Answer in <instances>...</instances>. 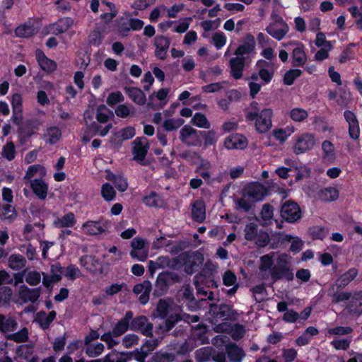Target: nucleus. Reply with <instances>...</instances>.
Instances as JSON below:
<instances>
[{"label":"nucleus","mask_w":362,"mask_h":362,"mask_svg":"<svg viewBox=\"0 0 362 362\" xmlns=\"http://www.w3.org/2000/svg\"><path fill=\"white\" fill-rule=\"evenodd\" d=\"M290 259V256L285 253L278 255L276 259V264L270 271V275L274 281L283 279L288 281L293 279L294 274L291 269Z\"/></svg>","instance_id":"f257e3e1"},{"label":"nucleus","mask_w":362,"mask_h":362,"mask_svg":"<svg viewBox=\"0 0 362 362\" xmlns=\"http://www.w3.org/2000/svg\"><path fill=\"white\" fill-rule=\"evenodd\" d=\"M272 110L264 109L260 113L256 112H247L245 118L249 121L255 120V127L258 132L265 133L272 127Z\"/></svg>","instance_id":"f03ea898"},{"label":"nucleus","mask_w":362,"mask_h":362,"mask_svg":"<svg viewBox=\"0 0 362 362\" xmlns=\"http://www.w3.org/2000/svg\"><path fill=\"white\" fill-rule=\"evenodd\" d=\"M204 262V257L198 251L186 252L182 253V266L185 272L188 274H192L197 272Z\"/></svg>","instance_id":"7ed1b4c3"},{"label":"nucleus","mask_w":362,"mask_h":362,"mask_svg":"<svg viewBox=\"0 0 362 362\" xmlns=\"http://www.w3.org/2000/svg\"><path fill=\"white\" fill-rule=\"evenodd\" d=\"M274 22L266 28L267 33L277 40H282L289 30L288 25L283 18L277 14L272 15Z\"/></svg>","instance_id":"20e7f679"},{"label":"nucleus","mask_w":362,"mask_h":362,"mask_svg":"<svg viewBox=\"0 0 362 362\" xmlns=\"http://www.w3.org/2000/svg\"><path fill=\"white\" fill-rule=\"evenodd\" d=\"M281 216L288 223H296L301 218V210L297 203L288 200L281 207Z\"/></svg>","instance_id":"39448f33"},{"label":"nucleus","mask_w":362,"mask_h":362,"mask_svg":"<svg viewBox=\"0 0 362 362\" xmlns=\"http://www.w3.org/2000/svg\"><path fill=\"white\" fill-rule=\"evenodd\" d=\"M209 313L214 317L220 318L223 320H235L238 313L228 304L217 305L214 303L209 305Z\"/></svg>","instance_id":"423d86ee"},{"label":"nucleus","mask_w":362,"mask_h":362,"mask_svg":"<svg viewBox=\"0 0 362 362\" xmlns=\"http://www.w3.org/2000/svg\"><path fill=\"white\" fill-rule=\"evenodd\" d=\"M315 145V138L313 134L304 133L298 135L293 147V152L298 155L312 149Z\"/></svg>","instance_id":"0eeeda50"},{"label":"nucleus","mask_w":362,"mask_h":362,"mask_svg":"<svg viewBox=\"0 0 362 362\" xmlns=\"http://www.w3.org/2000/svg\"><path fill=\"white\" fill-rule=\"evenodd\" d=\"M134 159L142 165H145L144 158L146 156L148 144L145 138H136L132 143Z\"/></svg>","instance_id":"6e6552de"},{"label":"nucleus","mask_w":362,"mask_h":362,"mask_svg":"<svg viewBox=\"0 0 362 362\" xmlns=\"http://www.w3.org/2000/svg\"><path fill=\"white\" fill-rule=\"evenodd\" d=\"M129 322L130 328L132 330H140L141 333L146 337H151L153 336L152 329L153 324L148 323L146 317L144 315L132 318Z\"/></svg>","instance_id":"1a4fd4ad"},{"label":"nucleus","mask_w":362,"mask_h":362,"mask_svg":"<svg viewBox=\"0 0 362 362\" xmlns=\"http://www.w3.org/2000/svg\"><path fill=\"white\" fill-rule=\"evenodd\" d=\"M244 193L255 203L263 200L267 194V189L263 185L255 182L248 185Z\"/></svg>","instance_id":"9d476101"},{"label":"nucleus","mask_w":362,"mask_h":362,"mask_svg":"<svg viewBox=\"0 0 362 362\" xmlns=\"http://www.w3.org/2000/svg\"><path fill=\"white\" fill-rule=\"evenodd\" d=\"M135 135V129L132 127H127L114 133L110 137V142L114 148H118L123 141L128 140Z\"/></svg>","instance_id":"9b49d317"},{"label":"nucleus","mask_w":362,"mask_h":362,"mask_svg":"<svg viewBox=\"0 0 362 362\" xmlns=\"http://www.w3.org/2000/svg\"><path fill=\"white\" fill-rule=\"evenodd\" d=\"M18 328L16 317L11 314L0 315V332L3 334H9L15 332Z\"/></svg>","instance_id":"f8f14e48"},{"label":"nucleus","mask_w":362,"mask_h":362,"mask_svg":"<svg viewBox=\"0 0 362 362\" xmlns=\"http://www.w3.org/2000/svg\"><path fill=\"white\" fill-rule=\"evenodd\" d=\"M182 143H185L189 146H197L201 144L198 132L189 125H185L182 128Z\"/></svg>","instance_id":"ddd939ff"},{"label":"nucleus","mask_w":362,"mask_h":362,"mask_svg":"<svg viewBox=\"0 0 362 362\" xmlns=\"http://www.w3.org/2000/svg\"><path fill=\"white\" fill-rule=\"evenodd\" d=\"M152 290L151 283L148 281H144L141 284H138L134 286L133 292L136 294H141L139 300V302L145 305L149 300V294Z\"/></svg>","instance_id":"4468645a"},{"label":"nucleus","mask_w":362,"mask_h":362,"mask_svg":"<svg viewBox=\"0 0 362 362\" xmlns=\"http://www.w3.org/2000/svg\"><path fill=\"white\" fill-rule=\"evenodd\" d=\"M40 293V288H29L25 285L21 286L18 291L19 298L24 303H35L39 298Z\"/></svg>","instance_id":"2eb2a0df"},{"label":"nucleus","mask_w":362,"mask_h":362,"mask_svg":"<svg viewBox=\"0 0 362 362\" xmlns=\"http://www.w3.org/2000/svg\"><path fill=\"white\" fill-rule=\"evenodd\" d=\"M224 145L228 149H243L247 145V139L241 134H233L227 137Z\"/></svg>","instance_id":"dca6fc26"},{"label":"nucleus","mask_w":362,"mask_h":362,"mask_svg":"<svg viewBox=\"0 0 362 362\" xmlns=\"http://www.w3.org/2000/svg\"><path fill=\"white\" fill-rule=\"evenodd\" d=\"M245 64V58L244 57H235L230 59V74L235 79L242 78Z\"/></svg>","instance_id":"f3484780"},{"label":"nucleus","mask_w":362,"mask_h":362,"mask_svg":"<svg viewBox=\"0 0 362 362\" xmlns=\"http://www.w3.org/2000/svg\"><path fill=\"white\" fill-rule=\"evenodd\" d=\"M133 313L132 311H127L125 316L118 321L112 329V334L115 337H118L124 334L130 327L129 322L132 320Z\"/></svg>","instance_id":"a211bd4d"},{"label":"nucleus","mask_w":362,"mask_h":362,"mask_svg":"<svg viewBox=\"0 0 362 362\" xmlns=\"http://www.w3.org/2000/svg\"><path fill=\"white\" fill-rule=\"evenodd\" d=\"M292 64L293 66H303L307 62L305 46L302 43L296 44L292 52Z\"/></svg>","instance_id":"6ab92c4d"},{"label":"nucleus","mask_w":362,"mask_h":362,"mask_svg":"<svg viewBox=\"0 0 362 362\" xmlns=\"http://www.w3.org/2000/svg\"><path fill=\"white\" fill-rule=\"evenodd\" d=\"M343 288H337L334 285H332L328 289V296L332 297L333 303H339L343 301L349 300L352 296V293L341 291Z\"/></svg>","instance_id":"aec40b11"},{"label":"nucleus","mask_w":362,"mask_h":362,"mask_svg":"<svg viewBox=\"0 0 362 362\" xmlns=\"http://www.w3.org/2000/svg\"><path fill=\"white\" fill-rule=\"evenodd\" d=\"M192 216L194 221L202 223L206 218V207L202 200H197L192 204Z\"/></svg>","instance_id":"412c9836"},{"label":"nucleus","mask_w":362,"mask_h":362,"mask_svg":"<svg viewBox=\"0 0 362 362\" xmlns=\"http://www.w3.org/2000/svg\"><path fill=\"white\" fill-rule=\"evenodd\" d=\"M255 38L251 34H247L245 37L243 44L238 46L234 54L237 57H244L252 52L255 48Z\"/></svg>","instance_id":"4be33fe9"},{"label":"nucleus","mask_w":362,"mask_h":362,"mask_svg":"<svg viewBox=\"0 0 362 362\" xmlns=\"http://www.w3.org/2000/svg\"><path fill=\"white\" fill-rule=\"evenodd\" d=\"M358 272L356 268H351L344 274L341 275L334 284L337 288H344L348 286L358 275Z\"/></svg>","instance_id":"5701e85b"},{"label":"nucleus","mask_w":362,"mask_h":362,"mask_svg":"<svg viewBox=\"0 0 362 362\" xmlns=\"http://www.w3.org/2000/svg\"><path fill=\"white\" fill-rule=\"evenodd\" d=\"M154 45L156 47L155 51L156 56L160 59H164L166 57V52L169 47V40L163 36H157L155 38Z\"/></svg>","instance_id":"b1692460"},{"label":"nucleus","mask_w":362,"mask_h":362,"mask_svg":"<svg viewBox=\"0 0 362 362\" xmlns=\"http://www.w3.org/2000/svg\"><path fill=\"white\" fill-rule=\"evenodd\" d=\"M36 57L41 69L47 72H53L57 68V64L48 59L41 50L36 51Z\"/></svg>","instance_id":"393cba45"},{"label":"nucleus","mask_w":362,"mask_h":362,"mask_svg":"<svg viewBox=\"0 0 362 362\" xmlns=\"http://www.w3.org/2000/svg\"><path fill=\"white\" fill-rule=\"evenodd\" d=\"M226 353L230 362H241L245 354L243 350L235 344H229L226 346Z\"/></svg>","instance_id":"a878e982"},{"label":"nucleus","mask_w":362,"mask_h":362,"mask_svg":"<svg viewBox=\"0 0 362 362\" xmlns=\"http://www.w3.org/2000/svg\"><path fill=\"white\" fill-rule=\"evenodd\" d=\"M30 187L33 192L40 199H45L47 197L48 187L42 179H35L30 182Z\"/></svg>","instance_id":"bb28decb"},{"label":"nucleus","mask_w":362,"mask_h":362,"mask_svg":"<svg viewBox=\"0 0 362 362\" xmlns=\"http://www.w3.org/2000/svg\"><path fill=\"white\" fill-rule=\"evenodd\" d=\"M124 90L135 103L139 105L145 104L146 95L141 89L135 87H125Z\"/></svg>","instance_id":"cd10ccee"},{"label":"nucleus","mask_w":362,"mask_h":362,"mask_svg":"<svg viewBox=\"0 0 362 362\" xmlns=\"http://www.w3.org/2000/svg\"><path fill=\"white\" fill-rule=\"evenodd\" d=\"M55 317V311H51L49 314H47L44 311H40L37 313L35 320L42 329H45L49 327V325L54 320Z\"/></svg>","instance_id":"c85d7f7f"},{"label":"nucleus","mask_w":362,"mask_h":362,"mask_svg":"<svg viewBox=\"0 0 362 362\" xmlns=\"http://www.w3.org/2000/svg\"><path fill=\"white\" fill-rule=\"evenodd\" d=\"M107 180L112 181L115 184V187L121 192H124L128 187L126 179L124 178L122 174L115 175L110 172H108L106 175Z\"/></svg>","instance_id":"c756f323"},{"label":"nucleus","mask_w":362,"mask_h":362,"mask_svg":"<svg viewBox=\"0 0 362 362\" xmlns=\"http://www.w3.org/2000/svg\"><path fill=\"white\" fill-rule=\"evenodd\" d=\"M168 286L166 280L159 274L154 285L153 296L156 298L163 296L168 291Z\"/></svg>","instance_id":"7c9ffc66"},{"label":"nucleus","mask_w":362,"mask_h":362,"mask_svg":"<svg viewBox=\"0 0 362 362\" xmlns=\"http://www.w3.org/2000/svg\"><path fill=\"white\" fill-rule=\"evenodd\" d=\"M6 339L13 341L16 343L27 342L29 339V332L26 327L22 328L21 330L6 335Z\"/></svg>","instance_id":"2f4dec72"},{"label":"nucleus","mask_w":362,"mask_h":362,"mask_svg":"<svg viewBox=\"0 0 362 362\" xmlns=\"http://www.w3.org/2000/svg\"><path fill=\"white\" fill-rule=\"evenodd\" d=\"M362 305V291H356L352 293V296L349 299V302L346 305V309L350 313H356Z\"/></svg>","instance_id":"473e14b6"},{"label":"nucleus","mask_w":362,"mask_h":362,"mask_svg":"<svg viewBox=\"0 0 362 362\" xmlns=\"http://www.w3.org/2000/svg\"><path fill=\"white\" fill-rule=\"evenodd\" d=\"M74 23V20L71 18L66 17L61 18L58 21L57 23L53 24V27L55 28L54 30V33L55 35H59L63 33L68 30L70 27H71Z\"/></svg>","instance_id":"72a5a7b5"},{"label":"nucleus","mask_w":362,"mask_h":362,"mask_svg":"<svg viewBox=\"0 0 362 362\" xmlns=\"http://www.w3.org/2000/svg\"><path fill=\"white\" fill-rule=\"evenodd\" d=\"M34 345L33 343L21 344L16 348V358L28 360L33 353Z\"/></svg>","instance_id":"f704fd0d"},{"label":"nucleus","mask_w":362,"mask_h":362,"mask_svg":"<svg viewBox=\"0 0 362 362\" xmlns=\"http://www.w3.org/2000/svg\"><path fill=\"white\" fill-rule=\"evenodd\" d=\"M215 349L212 347H204L195 351V358L199 362L209 361L213 358Z\"/></svg>","instance_id":"c9c22d12"},{"label":"nucleus","mask_w":362,"mask_h":362,"mask_svg":"<svg viewBox=\"0 0 362 362\" xmlns=\"http://www.w3.org/2000/svg\"><path fill=\"white\" fill-rule=\"evenodd\" d=\"M26 259L21 255H11L8 258V266L13 270H19L25 266Z\"/></svg>","instance_id":"e433bc0d"},{"label":"nucleus","mask_w":362,"mask_h":362,"mask_svg":"<svg viewBox=\"0 0 362 362\" xmlns=\"http://www.w3.org/2000/svg\"><path fill=\"white\" fill-rule=\"evenodd\" d=\"M105 346L102 343L86 344L85 352L90 358L99 356L104 351Z\"/></svg>","instance_id":"4c0bfd02"},{"label":"nucleus","mask_w":362,"mask_h":362,"mask_svg":"<svg viewBox=\"0 0 362 362\" xmlns=\"http://www.w3.org/2000/svg\"><path fill=\"white\" fill-rule=\"evenodd\" d=\"M45 137L47 143L49 144H54L60 140L62 137V132L57 127H51L47 129Z\"/></svg>","instance_id":"58836bf2"},{"label":"nucleus","mask_w":362,"mask_h":362,"mask_svg":"<svg viewBox=\"0 0 362 362\" xmlns=\"http://www.w3.org/2000/svg\"><path fill=\"white\" fill-rule=\"evenodd\" d=\"M86 233L90 235H95L105 232V229L96 221H87L83 225Z\"/></svg>","instance_id":"ea45409f"},{"label":"nucleus","mask_w":362,"mask_h":362,"mask_svg":"<svg viewBox=\"0 0 362 362\" xmlns=\"http://www.w3.org/2000/svg\"><path fill=\"white\" fill-rule=\"evenodd\" d=\"M130 359V354L121 352L118 354H108L103 358V362H127Z\"/></svg>","instance_id":"a19ab883"},{"label":"nucleus","mask_w":362,"mask_h":362,"mask_svg":"<svg viewBox=\"0 0 362 362\" xmlns=\"http://www.w3.org/2000/svg\"><path fill=\"white\" fill-rule=\"evenodd\" d=\"M320 197L324 202L334 201L339 197V192L334 187H327L320 191Z\"/></svg>","instance_id":"79ce46f5"},{"label":"nucleus","mask_w":362,"mask_h":362,"mask_svg":"<svg viewBox=\"0 0 362 362\" xmlns=\"http://www.w3.org/2000/svg\"><path fill=\"white\" fill-rule=\"evenodd\" d=\"M16 215L14 208L10 204H6L0 206V218L2 220H13Z\"/></svg>","instance_id":"37998d69"},{"label":"nucleus","mask_w":362,"mask_h":362,"mask_svg":"<svg viewBox=\"0 0 362 362\" xmlns=\"http://www.w3.org/2000/svg\"><path fill=\"white\" fill-rule=\"evenodd\" d=\"M173 302L171 303H169L165 300L160 299L158 301L156 307L157 316L160 317L162 319H164L167 316L168 312L173 310Z\"/></svg>","instance_id":"c03bdc74"},{"label":"nucleus","mask_w":362,"mask_h":362,"mask_svg":"<svg viewBox=\"0 0 362 362\" xmlns=\"http://www.w3.org/2000/svg\"><path fill=\"white\" fill-rule=\"evenodd\" d=\"M74 222V214L70 212L62 216L61 218H58L54 221V224L58 228L71 227Z\"/></svg>","instance_id":"a18cd8bd"},{"label":"nucleus","mask_w":362,"mask_h":362,"mask_svg":"<svg viewBox=\"0 0 362 362\" xmlns=\"http://www.w3.org/2000/svg\"><path fill=\"white\" fill-rule=\"evenodd\" d=\"M290 118L296 122H302L305 121L308 117V112L300 107L293 108L289 112Z\"/></svg>","instance_id":"49530a36"},{"label":"nucleus","mask_w":362,"mask_h":362,"mask_svg":"<svg viewBox=\"0 0 362 362\" xmlns=\"http://www.w3.org/2000/svg\"><path fill=\"white\" fill-rule=\"evenodd\" d=\"M168 265V258L160 257L156 261H150L148 263V271L153 275L156 270L165 268Z\"/></svg>","instance_id":"de8ad7c7"},{"label":"nucleus","mask_w":362,"mask_h":362,"mask_svg":"<svg viewBox=\"0 0 362 362\" xmlns=\"http://www.w3.org/2000/svg\"><path fill=\"white\" fill-rule=\"evenodd\" d=\"M117 117L126 118L129 116H133L135 113V108L132 105H119L115 110Z\"/></svg>","instance_id":"09e8293b"},{"label":"nucleus","mask_w":362,"mask_h":362,"mask_svg":"<svg viewBox=\"0 0 362 362\" xmlns=\"http://www.w3.org/2000/svg\"><path fill=\"white\" fill-rule=\"evenodd\" d=\"M16 34L18 37H29L37 33V30L33 25H23L16 29Z\"/></svg>","instance_id":"8fccbe9b"},{"label":"nucleus","mask_w":362,"mask_h":362,"mask_svg":"<svg viewBox=\"0 0 362 362\" xmlns=\"http://www.w3.org/2000/svg\"><path fill=\"white\" fill-rule=\"evenodd\" d=\"M273 254L274 253L264 255L260 257L261 264L259 269L261 272H266L269 270L270 272L272 269V265L274 264Z\"/></svg>","instance_id":"3c124183"},{"label":"nucleus","mask_w":362,"mask_h":362,"mask_svg":"<svg viewBox=\"0 0 362 362\" xmlns=\"http://www.w3.org/2000/svg\"><path fill=\"white\" fill-rule=\"evenodd\" d=\"M309 233L313 239L323 240L328 233V230L325 227L315 226L309 228Z\"/></svg>","instance_id":"603ef678"},{"label":"nucleus","mask_w":362,"mask_h":362,"mask_svg":"<svg viewBox=\"0 0 362 362\" xmlns=\"http://www.w3.org/2000/svg\"><path fill=\"white\" fill-rule=\"evenodd\" d=\"M302 74L300 69H290L287 71L284 76V83L287 86L292 85L295 80Z\"/></svg>","instance_id":"864d4df0"},{"label":"nucleus","mask_w":362,"mask_h":362,"mask_svg":"<svg viewBox=\"0 0 362 362\" xmlns=\"http://www.w3.org/2000/svg\"><path fill=\"white\" fill-rule=\"evenodd\" d=\"M180 319L181 317L179 313H175V315L172 314L164 322L163 325H160L159 328L163 332L169 331Z\"/></svg>","instance_id":"5fc2aeb1"},{"label":"nucleus","mask_w":362,"mask_h":362,"mask_svg":"<svg viewBox=\"0 0 362 362\" xmlns=\"http://www.w3.org/2000/svg\"><path fill=\"white\" fill-rule=\"evenodd\" d=\"M237 208L238 209H243L245 212H248L252 207L255 202H252L245 193L243 197L235 202Z\"/></svg>","instance_id":"6e6d98bb"},{"label":"nucleus","mask_w":362,"mask_h":362,"mask_svg":"<svg viewBox=\"0 0 362 362\" xmlns=\"http://www.w3.org/2000/svg\"><path fill=\"white\" fill-rule=\"evenodd\" d=\"M258 226L255 223H250L246 224L245 227V238L248 241H252L255 239L257 235Z\"/></svg>","instance_id":"4d7b16f0"},{"label":"nucleus","mask_w":362,"mask_h":362,"mask_svg":"<svg viewBox=\"0 0 362 362\" xmlns=\"http://www.w3.org/2000/svg\"><path fill=\"white\" fill-rule=\"evenodd\" d=\"M191 122L201 128L209 129L210 123L206 116L202 113H196L192 117Z\"/></svg>","instance_id":"13d9d810"},{"label":"nucleus","mask_w":362,"mask_h":362,"mask_svg":"<svg viewBox=\"0 0 362 362\" xmlns=\"http://www.w3.org/2000/svg\"><path fill=\"white\" fill-rule=\"evenodd\" d=\"M174 360L175 355L166 352H156L152 356V361L155 362H173Z\"/></svg>","instance_id":"bf43d9fd"},{"label":"nucleus","mask_w":362,"mask_h":362,"mask_svg":"<svg viewBox=\"0 0 362 362\" xmlns=\"http://www.w3.org/2000/svg\"><path fill=\"white\" fill-rule=\"evenodd\" d=\"M250 291L254 294L255 299L257 303L263 301L264 297H257V295L263 296L267 294V289L264 284L255 286L254 287L250 288Z\"/></svg>","instance_id":"052dcab7"},{"label":"nucleus","mask_w":362,"mask_h":362,"mask_svg":"<svg viewBox=\"0 0 362 362\" xmlns=\"http://www.w3.org/2000/svg\"><path fill=\"white\" fill-rule=\"evenodd\" d=\"M13 295L12 289L8 286L0 288V304L5 305L10 302Z\"/></svg>","instance_id":"680f3d73"},{"label":"nucleus","mask_w":362,"mask_h":362,"mask_svg":"<svg viewBox=\"0 0 362 362\" xmlns=\"http://www.w3.org/2000/svg\"><path fill=\"white\" fill-rule=\"evenodd\" d=\"M351 341V337L341 339H334L331 341V344L337 350H347L349 348Z\"/></svg>","instance_id":"e2e57ef3"},{"label":"nucleus","mask_w":362,"mask_h":362,"mask_svg":"<svg viewBox=\"0 0 362 362\" xmlns=\"http://www.w3.org/2000/svg\"><path fill=\"white\" fill-rule=\"evenodd\" d=\"M101 194L106 201L112 200L115 197L114 188L108 183H105L102 186Z\"/></svg>","instance_id":"0e129e2a"},{"label":"nucleus","mask_w":362,"mask_h":362,"mask_svg":"<svg viewBox=\"0 0 362 362\" xmlns=\"http://www.w3.org/2000/svg\"><path fill=\"white\" fill-rule=\"evenodd\" d=\"M144 203L149 206L158 207L161 206L162 201L155 192H151L148 197L144 199Z\"/></svg>","instance_id":"69168bd1"},{"label":"nucleus","mask_w":362,"mask_h":362,"mask_svg":"<svg viewBox=\"0 0 362 362\" xmlns=\"http://www.w3.org/2000/svg\"><path fill=\"white\" fill-rule=\"evenodd\" d=\"M274 216V208L269 204H265L262 206L261 211V217L262 220L267 223V221L272 219Z\"/></svg>","instance_id":"338daca9"},{"label":"nucleus","mask_w":362,"mask_h":362,"mask_svg":"<svg viewBox=\"0 0 362 362\" xmlns=\"http://www.w3.org/2000/svg\"><path fill=\"white\" fill-rule=\"evenodd\" d=\"M15 146L12 142L7 143L3 148L1 155L8 160H11L15 157Z\"/></svg>","instance_id":"774afa93"}]
</instances>
